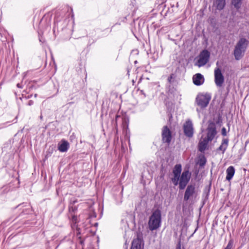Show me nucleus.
<instances>
[{
    "label": "nucleus",
    "mask_w": 249,
    "mask_h": 249,
    "mask_svg": "<svg viewBox=\"0 0 249 249\" xmlns=\"http://www.w3.org/2000/svg\"><path fill=\"white\" fill-rule=\"evenodd\" d=\"M249 45V40L242 37L237 41L234 46L233 55L236 60H240L244 55Z\"/></svg>",
    "instance_id": "obj_1"
},
{
    "label": "nucleus",
    "mask_w": 249,
    "mask_h": 249,
    "mask_svg": "<svg viewBox=\"0 0 249 249\" xmlns=\"http://www.w3.org/2000/svg\"><path fill=\"white\" fill-rule=\"evenodd\" d=\"M161 212L159 209L154 211L149 217L148 223L149 229L153 231L157 230L160 226Z\"/></svg>",
    "instance_id": "obj_2"
},
{
    "label": "nucleus",
    "mask_w": 249,
    "mask_h": 249,
    "mask_svg": "<svg viewBox=\"0 0 249 249\" xmlns=\"http://www.w3.org/2000/svg\"><path fill=\"white\" fill-rule=\"evenodd\" d=\"M211 97L209 93H199L196 98V103L201 109H204L209 104Z\"/></svg>",
    "instance_id": "obj_3"
},
{
    "label": "nucleus",
    "mask_w": 249,
    "mask_h": 249,
    "mask_svg": "<svg viewBox=\"0 0 249 249\" xmlns=\"http://www.w3.org/2000/svg\"><path fill=\"white\" fill-rule=\"evenodd\" d=\"M191 178V174L188 170L184 171L180 175L179 181V188L183 190L188 183Z\"/></svg>",
    "instance_id": "obj_4"
},
{
    "label": "nucleus",
    "mask_w": 249,
    "mask_h": 249,
    "mask_svg": "<svg viewBox=\"0 0 249 249\" xmlns=\"http://www.w3.org/2000/svg\"><path fill=\"white\" fill-rule=\"evenodd\" d=\"M210 53L207 50H203L199 54V59L197 61V65L202 67L206 65L209 60Z\"/></svg>",
    "instance_id": "obj_5"
},
{
    "label": "nucleus",
    "mask_w": 249,
    "mask_h": 249,
    "mask_svg": "<svg viewBox=\"0 0 249 249\" xmlns=\"http://www.w3.org/2000/svg\"><path fill=\"white\" fill-rule=\"evenodd\" d=\"M181 171V165L180 164H176L173 168L174 177L171 178V181L175 186L179 183Z\"/></svg>",
    "instance_id": "obj_6"
},
{
    "label": "nucleus",
    "mask_w": 249,
    "mask_h": 249,
    "mask_svg": "<svg viewBox=\"0 0 249 249\" xmlns=\"http://www.w3.org/2000/svg\"><path fill=\"white\" fill-rule=\"evenodd\" d=\"M214 75L215 85L218 87H221L224 82V77L219 68L215 69Z\"/></svg>",
    "instance_id": "obj_7"
},
{
    "label": "nucleus",
    "mask_w": 249,
    "mask_h": 249,
    "mask_svg": "<svg viewBox=\"0 0 249 249\" xmlns=\"http://www.w3.org/2000/svg\"><path fill=\"white\" fill-rule=\"evenodd\" d=\"M162 141L164 143H170L172 140V133L167 125L164 126L162 128Z\"/></svg>",
    "instance_id": "obj_8"
},
{
    "label": "nucleus",
    "mask_w": 249,
    "mask_h": 249,
    "mask_svg": "<svg viewBox=\"0 0 249 249\" xmlns=\"http://www.w3.org/2000/svg\"><path fill=\"white\" fill-rule=\"evenodd\" d=\"M207 137L209 140L212 141L216 134V126L215 123L213 122H209L208 126L207 127Z\"/></svg>",
    "instance_id": "obj_9"
},
{
    "label": "nucleus",
    "mask_w": 249,
    "mask_h": 249,
    "mask_svg": "<svg viewBox=\"0 0 249 249\" xmlns=\"http://www.w3.org/2000/svg\"><path fill=\"white\" fill-rule=\"evenodd\" d=\"M196 193V187L195 184H189L187 186L185 190L184 200L188 201L191 197L193 196Z\"/></svg>",
    "instance_id": "obj_10"
},
{
    "label": "nucleus",
    "mask_w": 249,
    "mask_h": 249,
    "mask_svg": "<svg viewBox=\"0 0 249 249\" xmlns=\"http://www.w3.org/2000/svg\"><path fill=\"white\" fill-rule=\"evenodd\" d=\"M183 130L185 136L191 138L193 135V124L191 121L188 120L183 125Z\"/></svg>",
    "instance_id": "obj_11"
},
{
    "label": "nucleus",
    "mask_w": 249,
    "mask_h": 249,
    "mask_svg": "<svg viewBox=\"0 0 249 249\" xmlns=\"http://www.w3.org/2000/svg\"><path fill=\"white\" fill-rule=\"evenodd\" d=\"M143 240L141 237L138 235L136 238L133 240L130 249H143Z\"/></svg>",
    "instance_id": "obj_12"
},
{
    "label": "nucleus",
    "mask_w": 249,
    "mask_h": 249,
    "mask_svg": "<svg viewBox=\"0 0 249 249\" xmlns=\"http://www.w3.org/2000/svg\"><path fill=\"white\" fill-rule=\"evenodd\" d=\"M192 79L193 83L197 86L202 85L205 81L204 76L199 73L194 75Z\"/></svg>",
    "instance_id": "obj_13"
},
{
    "label": "nucleus",
    "mask_w": 249,
    "mask_h": 249,
    "mask_svg": "<svg viewBox=\"0 0 249 249\" xmlns=\"http://www.w3.org/2000/svg\"><path fill=\"white\" fill-rule=\"evenodd\" d=\"M229 141V140L228 138H223L222 140L221 144L220 146L217 148L216 151L218 152L220 151L223 154L228 147Z\"/></svg>",
    "instance_id": "obj_14"
},
{
    "label": "nucleus",
    "mask_w": 249,
    "mask_h": 249,
    "mask_svg": "<svg viewBox=\"0 0 249 249\" xmlns=\"http://www.w3.org/2000/svg\"><path fill=\"white\" fill-rule=\"evenodd\" d=\"M226 5V0H213V6L215 7L216 10L221 11L225 8Z\"/></svg>",
    "instance_id": "obj_15"
},
{
    "label": "nucleus",
    "mask_w": 249,
    "mask_h": 249,
    "mask_svg": "<svg viewBox=\"0 0 249 249\" xmlns=\"http://www.w3.org/2000/svg\"><path fill=\"white\" fill-rule=\"evenodd\" d=\"M61 143L58 144V149L61 152L67 151L69 148V143L65 140H62Z\"/></svg>",
    "instance_id": "obj_16"
},
{
    "label": "nucleus",
    "mask_w": 249,
    "mask_h": 249,
    "mask_svg": "<svg viewBox=\"0 0 249 249\" xmlns=\"http://www.w3.org/2000/svg\"><path fill=\"white\" fill-rule=\"evenodd\" d=\"M234 168L232 166H230V167H229L226 170V179L229 181L231 179V178H232L234 175Z\"/></svg>",
    "instance_id": "obj_17"
},
{
    "label": "nucleus",
    "mask_w": 249,
    "mask_h": 249,
    "mask_svg": "<svg viewBox=\"0 0 249 249\" xmlns=\"http://www.w3.org/2000/svg\"><path fill=\"white\" fill-rule=\"evenodd\" d=\"M231 3L237 10H238L241 7L242 0H231Z\"/></svg>",
    "instance_id": "obj_18"
},
{
    "label": "nucleus",
    "mask_w": 249,
    "mask_h": 249,
    "mask_svg": "<svg viewBox=\"0 0 249 249\" xmlns=\"http://www.w3.org/2000/svg\"><path fill=\"white\" fill-rule=\"evenodd\" d=\"M77 211V207L75 206L69 205V213L70 215H72V214H75V213Z\"/></svg>",
    "instance_id": "obj_19"
},
{
    "label": "nucleus",
    "mask_w": 249,
    "mask_h": 249,
    "mask_svg": "<svg viewBox=\"0 0 249 249\" xmlns=\"http://www.w3.org/2000/svg\"><path fill=\"white\" fill-rule=\"evenodd\" d=\"M207 145L200 142L198 143V148L200 152H204L207 147Z\"/></svg>",
    "instance_id": "obj_20"
},
{
    "label": "nucleus",
    "mask_w": 249,
    "mask_h": 249,
    "mask_svg": "<svg viewBox=\"0 0 249 249\" xmlns=\"http://www.w3.org/2000/svg\"><path fill=\"white\" fill-rule=\"evenodd\" d=\"M206 161L207 160L205 157L203 155L198 160V163L200 167H203L205 165Z\"/></svg>",
    "instance_id": "obj_21"
},
{
    "label": "nucleus",
    "mask_w": 249,
    "mask_h": 249,
    "mask_svg": "<svg viewBox=\"0 0 249 249\" xmlns=\"http://www.w3.org/2000/svg\"><path fill=\"white\" fill-rule=\"evenodd\" d=\"M70 216H71L70 219L72 223H73L74 224H76L77 223H78V221L76 215H75L74 214H72V215H70Z\"/></svg>",
    "instance_id": "obj_22"
},
{
    "label": "nucleus",
    "mask_w": 249,
    "mask_h": 249,
    "mask_svg": "<svg viewBox=\"0 0 249 249\" xmlns=\"http://www.w3.org/2000/svg\"><path fill=\"white\" fill-rule=\"evenodd\" d=\"M233 245V241L231 240L229 241L228 244L224 249H231Z\"/></svg>",
    "instance_id": "obj_23"
},
{
    "label": "nucleus",
    "mask_w": 249,
    "mask_h": 249,
    "mask_svg": "<svg viewBox=\"0 0 249 249\" xmlns=\"http://www.w3.org/2000/svg\"><path fill=\"white\" fill-rule=\"evenodd\" d=\"M175 78V75L174 74H171L168 77L167 80L169 83H172L173 82V79Z\"/></svg>",
    "instance_id": "obj_24"
},
{
    "label": "nucleus",
    "mask_w": 249,
    "mask_h": 249,
    "mask_svg": "<svg viewBox=\"0 0 249 249\" xmlns=\"http://www.w3.org/2000/svg\"><path fill=\"white\" fill-rule=\"evenodd\" d=\"M176 249H184V247L182 246H181V240L180 239H179L178 241V244L177 245V246H176Z\"/></svg>",
    "instance_id": "obj_25"
},
{
    "label": "nucleus",
    "mask_w": 249,
    "mask_h": 249,
    "mask_svg": "<svg viewBox=\"0 0 249 249\" xmlns=\"http://www.w3.org/2000/svg\"><path fill=\"white\" fill-rule=\"evenodd\" d=\"M210 141H212L209 140V138L207 137L205 138L204 139H203V141H200V142H201L203 143H205L208 145L209 142H210Z\"/></svg>",
    "instance_id": "obj_26"
},
{
    "label": "nucleus",
    "mask_w": 249,
    "mask_h": 249,
    "mask_svg": "<svg viewBox=\"0 0 249 249\" xmlns=\"http://www.w3.org/2000/svg\"><path fill=\"white\" fill-rule=\"evenodd\" d=\"M221 134L223 136H225L227 135L226 129L225 127H223L221 130Z\"/></svg>",
    "instance_id": "obj_27"
},
{
    "label": "nucleus",
    "mask_w": 249,
    "mask_h": 249,
    "mask_svg": "<svg viewBox=\"0 0 249 249\" xmlns=\"http://www.w3.org/2000/svg\"><path fill=\"white\" fill-rule=\"evenodd\" d=\"M8 123V122H6L4 123L0 124V129H2L3 128H5L6 127V124Z\"/></svg>",
    "instance_id": "obj_28"
},
{
    "label": "nucleus",
    "mask_w": 249,
    "mask_h": 249,
    "mask_svg": "<svg viewBox=\"0 0 249 249\" xmlns=\"http://www.w3.org/2000/svg\"><path fill=\"white\" fill-rule=\"evenodd\" d=\"M79 243L82 245V246H83L84 244V240L83 239H82L81 237H79Z\"/></svg>",
    "instance_id": "obj_29"
},
{
    "label": "nucleus",
    "mask_w": 249,
    "mask_h": 249,
    "mask_svg": "<svg viewBox=\"0 0 249 249\" xmlns=\"http://www.w3.org/2000/svg\"><path fill=\"white\" fill-rule=\"evenodd\" d=\"M34 104V102L32 100H29L28 102L27 105L29 106H31Z\"/></svg>",
    "instance_id": "obj_30"
},
{
    "label": "nucleus",
    "mask_w": 249,
    "mask_h": 249,
    "mask_svg": "<svg viewBox=\"0 0 249 249\" xmlns=\"http://www.w3.org/2000/svg\"><path fill=\"white\" fill-rule=\"evenodd\" d=\"M17 87L19 89H22L23 88L22 84L20 83H18L17 85Z\"/></svg>",
    "instance_id": "obj_31"
},
{
    "label": "nucleus",
    "mask_w": 249,
    "mask_h": 249,
    "mask_svg": "<svg viewBox=\"0 0 249 249\" xmlns=\"http://www.w3.org/2000/svg\"><path fill=\"white\" fill-rule=\"evenodd\" d=\"M77 202V200H73V201H71V202H70V205H73H73H74L75 203H76Z\"/></svg>",
    "instance_id": "obj_32"
},
{
    "label": "nucleus",
    "mask_w": 249,
    "mask_h": 249,
    "mask_svg": "<svg viewBox=\"0 0 249 249\" xmlns=\"http://www.w3.org/2000/svg\"><path fill=\"white\" fill-rule=\"evenodd\" d=\"M220 122H221V119L220 116H219L217 121H216V123L217 124H219Z\"/></svg>",
    "instance_id": "obj_33"
},
{
    "label": "nucleus",
    "mask_w": 249,
    "mask_h": 249,
    "mask_svg": "<svg viewBox=\"0 0 249 249\" xmlns=\"http://www.w3.org/2000/svg\"><path fill=\"white\" fill-rule=\"evenodd\" d=\"M141 93L143 95H144L145 97L146 96V95H145V93H144V91H143V90H141Z\"/></svg>",
    "instance_id": "obj_34"
},
{
    "label": "nucleus",
    "mask_w": 249,
    "mask_h": 249,
    "mask_svg": "<svg viewBox=\"0 0 249 249\" xmlns=\"http://www.w3.org/2000/svg\"><path fill=\"white\" fill-rule=\"evenodd\" d=\"M249 143V140H248L245 142V145L246 146Z\"/></svg>",
    "instance_id": "obj_35"
},
{
    "label": "nucleus",
    "mask_w": 249,
    "mask_h": 249,
    "mask_svg": "<svg viewBox=\"0 0 249 249\" xmlns=\"http://www.w3.org/2000/svg\"><path fill=\"white\" fill-rule=\"evenodd\" d=\"M120 117V115H116V120H117V118H119V117Z\"/></svg>",
    "instance_id": "obj_36"
},
{
    "label": "nucleus",
    "mask_w": 249,
    "mask_h": 249,
    "mask_svg": "<svg viewBox=\"0 0 249 249\" xmlns=\"http://www.w3.org/2000/svg\"><path fill=\"white\" fill-rule=\"evenodd\" d=\"M98 223H95L94 224V226L95 227H97V226H98Z\"/></svg>",
    "instance_id": "obj_37"
},
{
    "label": "nucleus",
    "mask_w": 249,
    "mask_h": 249,
    "mask_svg": "<svg viewBox=\"0 0 249 249\" xmlns=\"http://www.w3.org/2000/svg\"><path fill=\"white\" fill-rule=\"evenodd\" d=\"M196 111H197V112H199V110L198 108H196Z\"/></svg>",
    "instance_id": "obj_38"
},
{
    "label": "nucleus",
    "mask_w": 249,
    "mask_h": 249,
    "mask_svg": "<svg viewBox=\"0 0 249 249\" xmlns=\"http://www.w3.org/2000/svg\"><path fill=\"white\" fill-rule=\"evenodd\" d=\"M209 190H208V192H207V195L209 194Z\"/></svg>",
    "instance_id": "obj_39"
},
{
    "label": "nucleus",
    "mask_w": 249,
    "mask_h": 249,
    "mask_svg": "<svg viewBox=\"0 0 249 249\" xmlns=\"http://www.w3.org/2000/svg\"><path fill=\"white\" fill-rule=\"evenodd\" d=\"M35 97H36V96H37V94H36L35 95Z\"/></svg>",
    "instance_id": "obj_40"
},
{
    "label": "nucleus",
    "mask_w": 249,
    "mask_h": 249,
    "mask_svg": "<svg viewBox=\"0 0 249 249\" xmlns=\"http://www.w3.org/2000/svg\"><path fill=\"white\" fill-rule=\"evenodd\" d=\"M21 205V204H19V205H18V207L20 206Z\"/></svg>",
    "instance_id": "obj_41"
},
{
    "label": "nucleus",
    "mask_w": 249,
    "mask_h": 249,
    "mask_svg": "<svg viewBox=\"0 0 249 249\" xmlns=\"http://www.w3.org/2000/svg\"><path fill=\"white\" fill-rule=\"evenodd\" d=\"M78 234H80V232H79L77 233V235H78Z\"/></svg>",
    "instance_id": "obj_42"
}]
</instances>
